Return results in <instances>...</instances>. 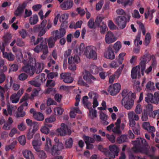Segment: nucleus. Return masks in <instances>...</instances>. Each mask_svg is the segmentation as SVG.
Wrapping results in <instances>:
<instances>
[{"label":"nucleus","mask_w":159,"mask_h":159,"mask_svg":"<svg viewBox=\"0 0 159 159\" xmlns=\"http://www.w3.org/2000/svg\"><path fill=\"white\" fill-rule=\"evenodd\" d=\"M146 87L149 90H154L155 89L154 84L153 82L149 81L147 84L146 85Z\"/></svg>","instance_id":"57"},{"label":"nucleus","mask_w":159,"mask_h":159,"mask_svg":"<svg viewBox=\"0 0 159 159\" xmlns=\"http://www.w3.org/2000/svg\"><path fill=\"white\" fill-rule=\"evenodd\" d=\"M116 13L118 15H120V16H123L125 15V16H126V12L122 9L121 8H119L117 9L116 10Z\"/></svg>","instance_id":"52"},{"label":"nucleus","mask_w":159,"mask_h":159,"mask_svg":"<svg viewBox=\"0 0 159 159\" xmlns=\"http://www.w3.org/2000/svg\"><path fill=\"white\" fill-rule=\"evenodd\" d=\"M88 96H84L82 99V102L84 106L89 108V107H91V103L90 102L88 101Z\"/></svg>","instance_id":"36"},{"label":"nucleus","mask_w":159,"mask_h":159,"mask_svg":"<svg viewBox=\"0 0 159 159\" xmlns=\"http://www.w3.org/2000/svg\"><path fill=\"white\" fill-rule=\"evenodd\" d=\"M32 126L33 127V129L31 131L35 133L38 129L39 126V124L37 122H33L32 125L31 126V127Z\"/></svg>","instance_id":"58"},{"label":"nucleus","mask_w":159,"mask_h":159,"mask_svg":"<svg viewBox=\"0 0 159 159\" xmlns=\"http://www.w3.org/2000/svg\"><path fill=\"white\" fill-rule=\"evenodd\" d=\"M122 100L121 104L127 110H131L134 105V100L133 98L125 100Z\"/></svg>","instance_id":"11"},{"label":"nucleus","mask_w":159,"mask_h":159,"mask_svg":"<svg viewBox=\"0 0 159 159\" xmlns=\"http://www.w3.org/2000/svg\"><path fill=\"white\" fill-rule=\"evenodd\" d=\"M8 43V41L7 42L5 40L4 42L2 43L1 52L2 53L3 57L7 59L9 61H11L14 60L15 59V56L11 52H5V47L7 45Z\"/></svg>","instance_id":"7"},{"label":"nucleus","mask_w":159,"mask_h":159,"mask_svg":"<svg viewBox=\"0 0 159 159\" xmlns=\"http://www.w3.org/2000/svg\"><path fill=\"white\" fill-rule=\"evenodd\" d=\"M145 101L149 103H154V98L153 95L151 93H147L145 97Z\"/></svg>","instance_id":"30"},{"label":"nucleus","mask_w":159,"mask_h":159,"mask_svg":"<svg viewBox=\"0 0 159 159\" xmlns=\"http://www.w3.org/2000/svg\"><path fill=\"white\" fill-rule=\"evenodd\" d=\"M18 140L20 143L22 145H24L26 143V139L25 136L22 135L19 137Z\"/></svg>","instance_id":"50"},{"label":"nucleus","mask_w":159,"mask_h":159,"mask_svg":"<svg viewBox=\"0 0 159 159\" xmlns=\"http://www.w3.org/2000/svg\"><path fill=\"white\" fill-rule=\"evenodd\" d=\"M89 117L92 119H93L97 117V111L93 109L92 108L89 109Z\"/></svg>","instance_id":"38"},{"label":"nucleus","mask_w":159,"mask_h":159,"mask_svg":"<svg viewBox=\"0 0 159 159\" xmlns=\"http://www.w3.org/2000/svg\"><path fill=\"white\" fill-rule=\"evenodd\" d=\"M84 55L88 58L96 59L97 54L96 48L92 46H87L85 48Z\"/></svg>","instance_id":"6"},{"label":"nucleus","mask_w":159,"mask_h":159,"mask_svg":"<svg viewBox=\"0 0 159 159\" xmlns=\"http://www.w3.org/2000/svg\"><path fill=\"white\" fill-rule=\"evenodd\" d=\"M35 37L33 36L30 38V42L31 43H32L34 45H36L40 42H43V38L42 37L38 38L35 41Z\"/></svg>","instance_id":"33"},{"label":"nucleus","mask_w":159,"mask_h":159,"mask_svg":"<svg viewBox=\"0 0 159 159\" xmlns=\"http://www.w3.org/2000/svg\"><path fill=\"white\" fill-rule=\"evenodd\" d=\"M73 141L72 138H70L65 141V146L67 148H70L72 146Z\"/></svg>","instance_id":"40"},{"label":"nucleus","mask_w":159,"mask_h":159,"mask_svg":"<svg viewBox=\"0 0 159 159\" xmlns=\"http://www.w3.org/2000/svg\"><path fill=\"white\" fill-rule=\"evenodd\" d=\"M122 45L120 42L117 41L114 44L113 48L116 53H117L121 48Z\"/></svg>","instance_id":"37"},{"label":"nucleus","mask_w":159,"mask_h":159,"mask_svg":"<svg viewBox=\"0 0 159 159\" xmlns=\"http://www.w3.org/2000/svg\"><path fill=\"white\" fill-rule=\"evenodd\" d=\"M46 142L45 149L53 156L59 154L63 149L64 146L62 143H56L52 146L51 140L48 137L46 138Z\"/></svg>","instance_id":"3"},{"label":"nucleus","mask_w":159,"mask_h":159,"mask_svg":"<svg viewBox=\"0 0 159 159\" xmlns=\"http://www.w3.org/2000/svg\"><path fill=\"white\" fill-rule=\"evenodd\" d=\"M80 60L78 56H74L73 57H71L68 58V63L69 64H75L80 62Z\"/></svg>","instance_id":"26"},{"label":"nucleus","mask_w":159,"mask_h":159,"mask_svg":"<svg viewBox=\"0 0 159 159\" xmlns=\"http://www.w3.org/2000/svg\"><path fill=\"white\" fill-rule=\"evenodd\" d=\"M57 39L53 37H51L47 40L48 46L49 48H53Z\"/></svg>","instance_id":"32"},{"label":"nucleus","mask_w":159,"mask_h":159,"mask_svg":"<svg viewBox=\"0 0 159 159\" xmlns=\"http://www.w3.org/2000/svg\"><path fill=\"white\" fill-rule=\"evenodd\" d=\"M43 54L40 57L41 59L42 60H45L46 59L48 56V48H47L44 49V51L43 52Z\"/></svg>","instance_id":"51"},{"label":"nucleus","mask_w":159,"mask_h":159,"mask_svg":"<svg viewBox=\"0 0 159 159\" xmlns=\"http://www.w3.org/2000/svg\"><path fill=\"white\" fill-rule=\"evenodd\" d=\"M138 114L135 113L134 111H131L128 113V119H130L135 121H138L139 119Z\"/></svg>","instance_id":"27"},{"label":"nucleus","mask_w":159,"mask_h":159,"mask_svg":"<svg viewBox=\"0 0 159 159\" xmlns=\"http://www.w3.org/2000/svg\"><path fill=\"white\" fill-rule=\"evenodd\" d=\"M57 131L59 134L61 136H65L66 134L69 135L71 133L70 130L69 129L67 125L64 123L61 124V127L57 129Z\"/></svg>","instance_id":"9"},{"label":"nucleus","mask_w":159,"mask_h":159,"mask_svg":"<svg viewBox=\"0 0 159 159\" xmlns=\"http://www.w3.org/2000/svg\"><path fill=\"white\" fill-rule=\"evenodd\" d=\"M18 130L15 128H13L10 130L9 134V136L11 137H12L15 134L18 133Z\"/></svg>","instance_id":"64"},{"label":"nucleus","mask_w":159,"mask_h":159,"mask_svg":"<svg viewBox=\"0 0 159 159\" xmlns=\"http://www.w3.org/2000/svg\"><path fill=\"white\" fill-rule=\"evenodd\" d=\"M126 53L125 52H122L119 54L118 57V61L119 65L122 64L124 60V57Z\"/></svg>","instance_id":"48"},{"label":"nucleus","mask_w":159,"mask_h":159,"mask_svg":"<svg viewBox=\"0 0 159 159\" xmlns=\"http://www.w3.org/2000/svg\"><path fill=\"white\" fill-rule=\"evenodd\" d=\"M120 119L118 118L116 122L115 123V127H113V128L112 129V131L113 132L117 134H120L121 133V131L120 129Z\"/></svg>","instance_id":"25"},{"label":"nucleus","mask_w":159,"mask_h":159,"mask_svg":"<svg viewBox=\"0 0 159 159\" xmlns=\"http://www.w3.org/2000/svg\"><path fill=\"white\" fill-rule=\"evenodd\" d=\"M101 147L100 149V150L104 152V154L107 157L114 158L116 156H118L119 150L118 148L116 145H113L109 146V148L110 152L107 149Z\"/></svg>","instance_id":"4"},{"label":"nucleus","mask_w":159,"mask_h":159,"mask_svg":"<svg viewBox=\"0 0 159 159\" xmlns=\"http://www.w3.org/2000/svg\"><path fill=\"white\" fill-rule=\"evenodd\" d=\"M146 63L145 62H143V61H141L139 65L138 66H139L140 69L141 68L142 75H144V71L145 69L146 64Z\"/></svg>","instance_id":"46"},{"label":"nucleus","mask_w":159,"mask_h":159,"mask_svg":"<svg viewBox=\"0 0 159 159\" xmlns=\"http://www.w3.org/2000/svg\"><path fill=\"white\" fill-rule=\"evenodd\" d=\"M22 154L26 159H34V156L32 152L27 149L23 150L22 152Z\"/></svg>","instance_id":"23"},{"label":"nucleus","mask_w":159,"mask_h":159,"mask_svg":"<svg viewBox=\"0 0 159 159\" xmlns=\"http://www.w3.org/2000/svg\"><path fill=\"white\" fill-rule=\"evenodd\" d=\"M39 20L38 16L37 15H34L31 17L29 19L30 23L31 25H35L37 23Z\"/></svg>","instance_id":"34"},{"label":"nucleus","mask_w":159,"mask_h":159,"mask_svg":"<svg viewBox=\"0 0 159 159\" xmlns=\"http://www.w3.org/2000/svg\"><path fill=\"white\" fill-rule=\"evenodd\" d=\"M90 69L91 72L93 74H97L99 71V69L98 67L94 65H92L91 66Z\"/></svg>","instance_id":"54"},{"label":"nucleus","mask_w":159,"mask_h":159,"mask_svg":"<svg viewBox=\"0 0 159 159\" xmlns=\"http://www.w3.org/2000/svg\"><path fill=\"white\" fill-rule=\"evenodd\" d=\"M104 57L108 59L113 60L115 58L114 52L111 47L109 46L104 54Z\"/></svg>","instance_id":"17"},{"label":"nucleus","mask_w":159,"mask_h":159,"mask_svg":"<svg viewBox=\"0 0 159 159\" xmlns=\"http://www.w3.org/2000/svg\"><path fill=\"white\" fill-rule=\"evenodd\" d=\"M16 57L18 60L20 61H22H22L24 60V57H23L22 52L21 50H18V51H16Z\"/></svg>","instance_id":"44"},{"label":"nucleus","mask_w":159,"mask_h":159,"mask_svg":"<svg viewBox=\"0 0 159 159\" xmlns=\"http://www.w3.org/2000/svg\"><path fill=\"white\" fill-rule=\"evenodd\" d=\"M151 39V36L149 33H147L146 34L144 40V44L146 46H148L150 43Z\"/></svg>","instance_id":"47"},{"label":"nucleus","mask_w":159,"mask_h":159,"mask_svg":"<svg viewBox=\"0 0 159 159\" xmlns=\"http://www.w3.org/2000/svg\"><path fill=\"white\" fill-rule=\"evenodd\" d=\"M83 138L86 144L94 143V139H93V138L86 136H84Z\"/></svg>","instance_id":"39"},{"label":"nucleus","mask_w":159,"mask_h":159,"mask_svg":"<svg viewBox=\"0 0 159 159\" xmlns=\"http://www.w3.org/2000/svg\"><path fill=\"white\" fill-rule=\"evenodd\" d=\"M28 83L31 85H33L36 87H39L40 86V84L37 81L33 80L30 81L28 82Z\"/></svg>","instance_id":"55"},{"label":"nucleus","mask_w":159,"mask_h":159,"mask_svg":"<svg viewBox=\"0 0 159 159\" xmlns=\"http://www.w3.org/2000/svg\"><path fill=\"white\" fill-rule=\"evenodd\" d=\"M132 93L129 92L127 90H123L121 93V95L123 97L122 100H124L125 99V100L130 98H132Z\"/></svg>","instance_id":"29"},{"label":"nucleus","mask_w":159,"mask_h":159,"mask_svg":"<svg viewBox=\"0 0 159 159\" xmlns=\"http://www.w3.org/2000/svg\"><path fill=\"white\" fill-rule=\"evenodd\" d=\"M60 77L63 81L66 83H70L73 82V79L69 73H63L60 74Z\"/></svg>","instance_id":"16"},{"label":"nucleus","mask_w":159,"mask_h":159,"mask_svg":"<svg viewBox=\"0 0 159 159\" xmlns=\"http://www.w3.org/2000/svg\"><path fill=\"white\" fill-rule=\"evenodd\" d=\"M73 2L72 0H67L60 5L61 7L63 10H67L71 9L73 7Z\"/></svg>","instance_id":"18"},{"label":"nucleus","mask_w":159,"mask_h":159,"mask_svg":"<svg viewBox=\"0 0 159 159\" xmlns=\"http://www.w3.org/2000/svg\"><path fill=\"white\" fill-rule=\"evenodd\" d=\"M140 35H138L134 40V44L136 46H138L139 45H141L142 44V41L140 40Z\"/></svg>","instance_id":"45"},{"label":"nucleus","mask_w":159,"mask_h":159,"mask_svg":"<svg viewBox=\"0 0 159 159\" xmlns=\"http://www.w3.org/2000/svg\"><path fill=\"white\" fill-rule=\"evenodd\" d=\"M16 109V107L15 106L7 105V112L9 115H11L13 111H15Z\"/></svg>","instance_id":"41"},{"label":"nucleus","mask_w":159,"mask_h":159,"mask_svg":"<svg viewBox=\"0 0 159 159\" xmlns=\"http://www.w3.org/2000/svg\"><path fill=\"white\" fill-rule=\"evenodd\" d=\"M28 76L27 74L25 73L20 74L18 76V78L21 81L25 80L28 78Z\"/></svg>","instance_id":"56"},{"label":"nucleus","mask_w":159,"mask_h":159,"mask_svg":"<svg viewBox=\"0 0 159 159\" xmlns=\"http://www.w3.org/2000/svg\"><path fill=\"white\" fill-rule=\"evenodd\" d=\"M66 33V30L63 28H61L59 30H57L53 31L52 32V34L54 35L55 34L54 37L57 40L63 37Z\"/></svg>","instance_id":"14"},{"label":"nucleus","mask_w":159,"mask_h":159,"mask_svg":"<svg viewBox=\"0 0 159 159\" xmlns=\"http://www.w3.org/2000/svg\"><path fill=\"white\" fill-rule=\"evenodd\" d=\"M25 7V6L23 5L19 6L15 12V15L16 16H20Z\"/></svg>","instance_id":"31"},{"label":"nucleus","mask_w":159,"mask_h":159,"mask_svg":"<svg viewBox=\"0 0 159 159\" xmlns=\"http://www.w3.org/2000/svg\"><path fill=\"white\" fill-rule=\"evenodd\" d=\"M69 15L67 13H65L60 15V21L62 22L61 26L64 27L65 24L66 23V21L68 19Z\"/></svg>","instance_id":"28"},{"label":"nucleus","mask_w":159,"mask_h":159,"mask_svg":"<svg viewBox=\"0 0 159 159\" xmlns=\"http://www.w3.org/2000/svg\"><path fill=\"white\" fill-rule=\"evenodd\" d=\"M88 95L91 99H97L98 98V94L94 92L90 91Z\"/></svg>","instance_id":"49"},{"label":"nucleus","mask_w":159,"mask_h":159,"mask_svg":"<svg viewBox=\"0 0 159 159\" xmlns=\"http://www.w3.org/2000/svg\"><path fill=\"white\" fill-rule=\"evenodd\" d=\"M40 138V134H37L35 135L34 139L32 141V144L34 148L37 152H39L40 150V146L41 143H39L38 139Z\"/></svg>","instance_id":"15"},{"label":"nucleus","mask_w":159,"mask_h":159,"mask_svg":"<svg viewBox=\"0 0 159 159\" xmlns=\"http://www.w3.org/2000/svg\"><path fill=\"white\" fill-rule=\"evenodd\" d=\"M121 88V86L120 84L115 83L109 86L108 91L111 95H116L119 92Z\"/></svg>","instance_id":"8"},{"label":"nucleus","mask_w":159,"mask_h":159,"mask_svg":"<svg viewBox=\"0 0 159 159\" xmlns=\"http://www.w3.org/2000/svg\"><path fill=\"white\" fill-rule=\"evenodd\" d=\"M104 18L105 17L103 16H98L95 20V24L99 26L101 23L102 21V20L104 19Z\"/></svg>","instance_id":"59"},{"label":"nucleus","mask_w":159,"mask_h":159,"mask_svg":"<svg viewBox=\"0 0 159 159\" xmlns=\"http://www.w3.org/2000/svg\"><path fill=\"white\" fill-rule=\"evenodd\" d=\"M34 66V73L35 72L37 74L41 73L44 67V64L43 63L35 62Z\"/></svg>","instance_id":"19"},{"label":"nucleus","mask_w":159,"mask_h":159,"mask_svg":"<svg viewBox=\"0 0 159 159\" xmlns=\"http://www.w3.org/2000/svg\"><path fill=\"white\" fill-rule=\"evenodd\" d=\"M19 33L23 39L25 38L27 36V33L26 31L24 29H22L19 31Z\"/></svg>","instance_id":"61"},{"label":"nucleus","mask_w":159,"mask_h":159,"mask_svg":"<svg viewBox=\"0 0 159 159\" xmlns=\"http://www.w3.org/2000/svg\"><path fill=\"white\" fill-rule=\"evenodd\" d=\"M17 143V141H14L10 145L6 146L5 147V150L6 151H8L10 150H12L14 148L15 145Z\"/></svg>","instance_id":"43"},{"label":"nucleus","mask_w":159,"mask_h":159,"mask_svg":"<svg viewBox=\"0 0 159 159\" xmlns=\"http://www.w3.org/2000/svg\"><path fill=\"white\" fill-rule=\"evenodd\" d=\"M40 43L39 45L36 46L35 48H34L33 50L35 52L39 53L41 51H43L44 50L45 48H48V46L46 45H44L43 42H40Z\"/></svg>","instance_id":"22"},{"label":"nucleus","mask_w":159,"mask_h":159,"mask_svg":"<svg viewBox=\"0 0 159 159\" xmlns=\"http://www.w3.org/2000/svg\"><path fill=\"white\" fill-rule=\"evenodd\" d=\"M140 70L139 66H136L133 68L131 71V76L133 79H136L137 76H140Z\"/></svg>","instance_id":"24"},{"label":"nucleus","mask_w":159,"mask_h":159,"mask_svg":"<svg viewBox=\"0 0 159 159\" xmlns=\"http://www.w3.org/2000/svg\"><path fill=\"white\" fill-rule=\"evenodd\" d=\"M34 32L35 33H38V36L39 37H42L46 32V30L44 28L40 27L35 26L33 28Z\"/></svg>","instance_id":"21"},{"label":"nucleus","mask_w":159,"mask_h":159,"mask_svg":"<svg viewBox=\"0 0 159 159\" xmlns=\"http://www.w3.org/2000/svg\"><path fill=\"white\" fill-rule=\"evenodd\" d=\"M117 39L114 34L111 31H108L106 34L105 40L107 44H109L115 42Z\"/></svg>","instance_id":"12"},{"label":"nucleus","mask_w":159,"mask_h":159,"mask_svg":"<svg viewBox=\"0 0 159 159\" xmlns=\"http://www.w3.org/2000/svg\"><path fill=\"white\" fill-rule=\"evenodd\" d=\"M102 24H103L102 26H100V33L102 34H104L107 29V27L104 22H103Z\"/></svg>","instance_id":"63"},{"label":"nucleus","mask_w":159,"mask_h":159,"mask_svg":"<svg viewBox=\"0 0 159 159\" xmlns=\"http://www.w3.org/2000/svg\"><path fill=\"white\" fill-rule=\"evenodd\" d=\"M134 111L137 114H140L142 111V108L141 105L138 104L136 107Z\"/></svg>","instance_id":"53"},{"label":"nucleus","mask_w":159,"mask_h":159,"mask_svg":"<svg viewBox=\"0 0 159 159\" xmlns=\"http://www.w3.org/2000/svg\"><path fill=\"white\" fill-rule=\"evenodd\" d=\"M154 103L155 104H159V93L156 92L154 93Z\"/></svg>","instance_id":"60"},{"label":"nucleus","mask_w":159,"mask_h":159,"mask_svg":"<svg viewBox=\"0 0 159 159\" xmlns=\"http://www.w3.org/2000/svg\"><path fill=\"white\" fill-rule=\"evenodd\" d=\"M40 78L41 81L42 83L44 82L46 79V77L45 74L44 73L41 74L39 76H37L36 77V79H37L39 78Z\"/></svg>","instance_id":"62"},{"label":"nucleus","mask_w":159,"mask_h":159,"mask_svg":"<svg viewBox=\"0 0 159 159\" xmlns=\"http://www.w3.org/2000/svg\"><path fill=\"white\" fill-rule=\"evenodd\" d=\"M35 58L32 57V54L29 52L25 53L24 58L22 61L24 64L22 68V71L27 73L30 76H33L34 74L33 62H35Z\"/></svg>","instance_id":"2"},{"label":"nucleus","mask_w":159,"mask_h":159,"mask_svg":"<svg viewBox=\"0 0 159 159\" xmlns=\"http://www.w3.org/2000/svg\"><path fill=\"white\" fill-rule=\"evenodd\" d=\"M132 143L133 147L132 148V151L135 153L140 152L145 154L150 157L153 158H158L154 156L152 154V151L149 147L146 140L141 138H138L135 141H132Z\"/></svg>","instance_id":"1"},{"label":"nucleus","mask_w":159,"mask_h":159,"mask_svg":"<svg viewBox=\"0 0 159 159\" xmlns=\"http://www.w3.org/2000/svg\"><path fill=\"white\" fill-rule=\"evenodd\" d=\"M84 79L89 84L93 83L96 79L88 72H86L83 76Z\"/></svg>","instance_id":"20"},{"label":"nucleus","mask_w":159,"mask_h":159,"mask_svg":"<svg viewBox=\"0 0 159 159\" xmlns=\"http://www.w3.org/2000/svg\"><path fill=\"white\" fill-rule=\"evenodd\" d=\"M34 117L36 120L39 121H42L44 119L43 115L39 112H36L34 114Z\"/></svg>","instance_id":"35"},{"label":"nucleus","mask_w":159,"mask_h":159,"mask_svg":"<svg viewBox=\"0 0 159 159\" xmlns=\"http://www.w3.org/2000/svg\"><path fill=\"white\" fill-rule=\"evenodd\" d=\"M124 67V65H123L121 68L118 69L115 73L111 75L109 78V82L110 84H112L113 83L115 79L116 78L118 79L120 76L121 70H122Z\"/></svg>","instance_id":"13"},{"label":"nucleus","mask_w":159,"mask_h":159,"mask_svg":"<svg viewBox=\"0 0 159 159\" xmlns=\"http://www.w3.org/2000/svg\"><path fill=\"white\" fill-rule=\"evenodd\" d=\"M130 15L129 14L126 15V16H119L115 19V23L120 29H123L126 25L127 22L130 20Z\"/></svg>","instance_id":"5"},{"label":"nucleus","mask_w":159,"mask_h":159,"mask_svg":"<svg viewBox=\"0 0 159 159\" xmlns=\"http://www.w3.org/2000/svg\"><path fill=\"white\" fill-rule=\"evenodd\" d=\"M127 140V136L125 135H122L117 138V142L119 143L126 142Z\"/></svg>","instance_id":"42"},{"label":"nucleus","mask_w":159,"mask_h":159,"mask_svg":"<svg viewBox=\"0 0 159 159\" xmlns=\"http://www.w3.org/2000/svg\"><path fill=\"white\" fill-rule=\"evenodd\" d=\"M24 92V90L22 89H20L16 93L12 94L10 97L11 101L14 103H17L19 100L20 98L23 94Z\"/></svg>","instance_id":"10"}]
</instances>
